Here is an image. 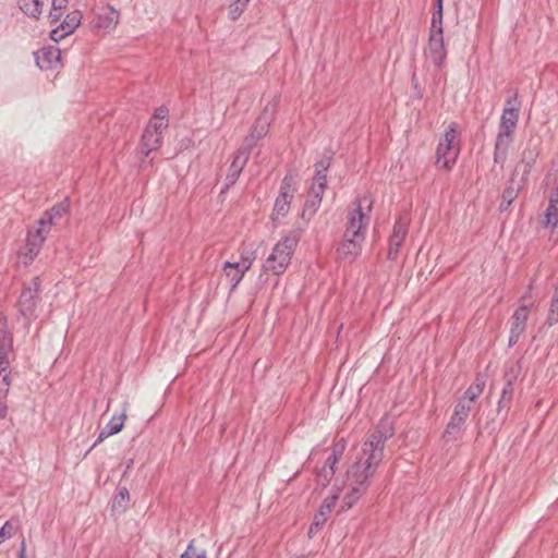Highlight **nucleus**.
<instances>
[{"instance_id":"nucleus-1","label":"nucleus","mask_w":558,"mask_h":558,"mask_svg":"<svg viewBox=\"0 0 558 558\" xmlns=\"http://www.w3.org/2000/svg\"><path fill=\"white\" fill-rule=\"evenodd\" d=\"M385 438L379 433L371 434L361 448L355 449L348 461L345 474L333 486L341 488L339 510L351 509L366 493L371 480L378 469L384 456Z\"/></svg>"},{"instance_id":"nucleus-2","label":"nucleus","mask_w":558,"mask_h":558,"mask_svg":"<svg viewBox=\"0 0 558 558\" xmlns=\"http://www.w3.org/2000/svg\"><path fill=\"white\" fill-rule=\"evenodd\" d=\"M460 133L459 125L451 122L440 135L436 149V166L439 169L450 171L456 165L460 154Z\"/></svg>"},{"instance_id":"nucleus-3","label":"nucleus","mask_w":558,"mask_h":558,"mask_svg":"<svg viewBox=\"0 0 558 558\" xmlns=\"http://www.w3.org/2000/svg\"><path fill=\"white\" fill-rule=\"evenodd\" d=\"M424 56L438 69L444 68L446 64L448 49L444 38L442 13H440V10L433 14Z\"/></svg>"},{"instance_id":"nucleus-4","label":"nucleus","mask_w":558,"mask_h":558,"mask_svg":"<svg viewBox=\"0 0 558 558\" xmlns=\"http://www.w3.org/2000/svg\"><path fill=\"white\" fill-rule=\"evenodd\" d=\"M373 205L374 197L371 194L365 193L357 197L354 207L348 214L347 229L344 232L347 236L361 235L365 239Z\"/></svg>"},{"instance_id":"nucleus-5","label":"nucleus","mask_w":558,"mask_h":558,"mask_svg":"<svg viewBox=\"0 0 558 558\" xmlns=\"http://www.w3.org/2000/svg\"><path fill=\"white\" fill-rule=\"evenodd\" d=\"M298 244V238L293 234L282 236L272 247L266 258L264 269L274 275H281L290 265L291 257Z\"/></svg>"},{"instance_id":"nucleus-6","label":"nucleus","mask_w":558,"mask_h":558,"mask_svg":"<svg viewBox=\"0 0 558 558\" xmlns=\"http://www.w3.org/2000/svg\"><path fill=\"white\" fill-rule=\"evenodd\" d=\"M519 121V108L506 107L500 118L499 132L496 138L495 161L504 159L512 142L514 130Z\"/></svg>"},{"instance_id":"nucleus-7","label":"nucleus","mask_w":558,"mask_h":558,"mask_svg":"<svg viewBox=\"0 0 558 558\" xmlns=\"http://www.w3.org/2000/svg\"><path fill=\"white\" fill-rule=\"evenodd\" d=\"M328 160H322L315 165V174L311 186V195L314 199L306 202L302 211V218L311 219L320 206L324 192L327 186Z\"/></svg>"},{"instance_id":"nucleus-8","label":"nucleus","mask_w":558,"mask_h":558,"mask_svg":"<svg viewBox=\"0 0 558 558\" xmlns=\"http://www.w3.org/2000/svg\"><path fill=\"white\" fill-rule=\"evenodd\" d=\"M256 259L255 251L242 248L240 259L236 262H226L222 266V274L229 280L232 289L236 288L244 275L251 269Z\"/></svg>"},{"instance_id":"nucleus-9","label":"nucleus","mask_w":558,"mask_h":558,"mask_svg":"<svg viewBox=\"0 0 558 558\" xmlns=\"http://www.w3.org/2000/svg\"><path fill=\"white\" fill-rule=\"evenodd\" d=\"M538 155V145L529 143L522 150L520 159L517 161L509 180L525 186Z\"/></svg>"},{"instance_id":"nucleus-10","label":"nucleus","mask_w":558,"mask_h":558,"mask_svg":"<svg viewBox=\"0 0 558 558\" xmlns=\"http://www.w3.org/2000/svg\"><path fill=\"white\" fill-rule=\"evenodd\" d=\"M11 352L12 337L5 329V323L0 320V376H2V380L0 381V391L3 397L8 396L11 386L10 372L8 371Z\"/></svg>"},{"instance_id":"nucleus-11","label":"nucleus","mask_w":558,"mask_h":558,"mask_svg":"<svg viewBox=\"0 0 558 558\" xmlns=\"http://www.w3.org/2000/svg\"><path fill=\"white\" fill-rule=\"evenodd\" d=\"M299 180L296 174L288 173L281 183L280 192L276 198L272 216L274 219L286 217L290 210L291 202L298 191Z\"/></svg>"},{"instance_id":"nucleus-12","label":"nucleus","mask_w":558,"mask_h":558,"mask_svg":"<svg viewBox=\"0 0 558 558\" xmlns=\"http://www.w3.org/2000/svg\"><path fill=\"white\" fill-rule=\"evenodd\" d=\"M47 235V233L37 227L29 230L25 239V243L17 252L19 262L25 266L29 265L39 254Z\"/></svg>"},{"instance_id":"nucleus-13","label":"nucleus","mask_w":558,"mask_h":558,"mask_svg":"<svg viewBox=\"0 0 558 558\" xmlns=\"http://www.w3.org/2000/svg\"><path fill=\"white\" fill-rule=\"evenodd\" d=\"M534 302L531 296H523L521 299V305L515 310L511 317L510 327V344H514L525 330L526 322L530 315V310Z\"/></svg>"},{"instance_id":"nucleus-14","label":"nucleus","mask_w":558,"mask_h":558,"mask_svg":"<svg viewBox=\"0 0 558 558\" xmlns=\"http://www.w3.org/2000/svg\"><path fill=\"white\" fill-rule=\"evenodd\" d=\"M410 221L407 217H399L392 227V232L388 239L387 256L390 260H396L399 256L400 248L407 238Z\"/></svg>"},{"instance_id":"nucleus-15","label":"nucleus","mask_w":558,"mask_h":558,"mask_svg":"<svg viewBox=\"0 0 558 558\" xmlns=\"http://www.w3.org/2000/svg\"><path fill=\"white\" fill-rule=\"evenodd\" d=\"M341 495L339 486H332L330 494L326 496L319 507L318 512L314 517L313 524L310 527V535L317 532L327 521V517L336 508Z\"/></svg>"},{"instance_id":"nucleus-16","label":"nucleus","mask_w":558,"mask_h":558,"mask_svg":"<svg viewBox=\"0 0 558 558\" xmlns=\"http://www.w3.org/2000/svg\"><path fill=\"white\" fill-rule=\"evenodd\" d=\"M364 241L365 239L361 235L347 236V233H344L343 240L336 251L337 258L344 263L354 262L362 252Z\"/></svg>"},{"instance_id":"nucleus-17","label":"nucleus","mask_w":558,"mask_h":558,"mask_svg":"<svg viewBox=\"0 0 558 558\" xmlns=\"http://www.w3.org/2000/svg\"><path fill=\"white\" fill-rule=\"evenodd\" d=\"M35 61L41 71H58L62 68L61 51L58 47L50 46L37 50Z\"/></svg>"},{"instance_id":"nucleus-18","label":"nucleus","mask_w":558,"mask_h":558,"mask_svg":"<svg viewBox=\"0 0 558 558\" xmlns=\"http://www.w3.org/2000/svg\"><path fill=\"white\" fill-rule=\"evenodd\" d=\"M270 124V114L263 112L260 116H258V118L251 126L248 135L244 140V146L253 149V147L268 134Z\"/></svg>"},{"instance_id":"nucleus-19","label":"nucleus","mask_w":558,"mask_h":558,"mask_svg":"<svg viewBox=\"0 0 558 558\" xmlns=\"http://www.w3.org/2000/svg\"><path fill=\"white\" fill-rule=\"evenodd\" d=\"M251 150L252 149H250V147L243 145L234 153L227 173V181L229 184H234L238 181L250 159Z\"/></svg>"},{"instance_id":"nucleus-20","label":"nucleus","mask_w":558,"mask_h":558,"mask_svg":"<svg viewBox=\"0 0 558 558\" xmlns=\"http://www.w3.org/2000/svg\"><path fill=\"white\" fill-rule=\"evenodd\" d=\"M82 17V13L77 10L68 13L61 25L51 31V39L59 41L72 34L81 24Z\"/></svg>"},{"instance_id":"nucleus-21","label":"nucleus","mask_w":558,"mask_h":558,"mask_svg":"<svg viewBox=\"0 0 558 558\" xmlns=\"http://www.w3.org/2000/svg\"><path fill=\"white\" fill-rule=\"evenodd\" d=\"M126 421V409L124 408L120 413H116L111 416L106 427L99 433L97 440L92 448L102 442L108 437L120 433Z\"/></svg>"},{"instance_id":"nucleus-22","label":"nucleus","mask_w":558,"mask_h":558,"mask_svg":"<svg viewBox=\"0 0 558 558\" xmlns=\"http://www.w3.org/2000/svg\"><path fill=\"white\" fill-rule=\"evenodd\" d=\"M119 20V13L111 7L101 8L95 20L94 27L101 31H111L116 27Z\"/></svg>"},{"instance_id":"nucleus-23","label":"nucleus","mask_w":558,"mask_h":558,"mask_svg":"<svg viewBox=\"0 0 558 558\" xmlns=\"http://www.w3.org/2000/svg\"><path fill=\"white\" fill-rule=\"evenodd\" d=\"M65 214L66 207L63 204H58L44 213V215L37 221L36 227L45 233L49 234L56 221L61 219Z\"/></svg>"},{"instance_id":"nucleus-24","label":"nucleus","mask_w":558,"mask_h":558,"mask_svg":"<svg viewBox=\"0 0 558 558\" xmlns=\"http://www.w3.org/2000/svg\"><path fill=\"white\" fill-rule=\"evenodd\" d=\"M344 450V445L337 444L333 447L331 456L327 459L326 465L323 468L320 473L317 475V481L322 483L323 486H325L326 482H329V480L335 474V466L339 462L340 457Z\"/></svg>"},{"instance_id":"nucleus-25","label":"nucleus","mask_w":558,"mask_h":558,"mask_svg":"<svg viewBox=\"0 0 558 558\" xmlns=\"http://www.w3.org/2000/svg\"><path fill=\"white\" fill-rule=\"evenodd\" d=\"M162 138L163 136L145 129L138 147L140 154L148 157L151 151H156L161 147Z\"/></svg>"},{"instance_id":"nucleus-26","label":"nucleus","mask_w":558,"mask_h":558,"mask_svg":"<svg viewBox=\"0 0 558 558\" xmlns=\"http://www.w3.org/2000/svg\"><path fill=\"white\" fill-rule=\"evenodd\" d=\"M523 187V185L509 180L506 189L502 192L500 209L507 210L513 201L519 196V193Z\"/></svg>"},{"instance_id":"nucleus-27","label":"nucleus","mask_w":558,"mask_h":558,"mask_svg":"<svg viewBox=\"0 0 558 558\" xmlns=\"http://www.w3.org/2000/svg\"><path fill=\"white\" fill-rule=\"evenodd\" d=\"M20 9L28 16L38 19L45 9L44 0H19Z\"/></svg>"},{"instance_id":"nucleus-28","label":"nucleus","mask_w":558,"mask_h":558,"mask_svg":"<svg viewBox=\"0 0 558 558\" xmlns=\"http://www.w3.org/2000/svg\"><path fill=\"white\" fill-rule=\"evenodd\" d=\"M471 408L466 403L465 400H459L458 403L454 407V411L452 416L450 417L451 421H453L457 424L464 425L469 414H470Z\"/></svg>"},{"instance_id":"nucleus-29","label":"nucleus","mask_w":558,"mask_h":558,"mask_svg":"<svg viewBox=\"0 0 558 558\" xmlns=\"http://www.w3.org/2000/svg\"><path fill=\"white\" fill-rule=\"evenodd\" d=\"M484 390V383L476 379L464 392L460 400H465L471 408L472 403L482 395Z\"/></svg>"},{"instance_id":"nucleus-30","label":"nucleus","mask_w":558,"mask_h":558,"mask_svg":"<svg viewBox=\"0 0 558 558\" xmlns=\"http://www.w3.org/2000/svg\"><path fill=\"white\" fill-rule=\"evenodd\" d=\"M69 4V0H51V9L49 19L51 22H58L64 14Z\"/></svg>"},{"instance_id":"nucleus-31","label":"nucleus","mask_w":558,"mask_h":558,"mask_svg":"<svg viewBox=\"0 0 558 558\" xmlns=\"http://www.w3.org/2000/svg\"><path fill=\"white\" fill-rule=\"evenodd\" d=\"M248 2L250 0H230L228 16L233 21L238 20L245 11Z\"/></svg>"},{"instance_id":"nucleus-32","label":"nucleus","mask_w":558,"mask_h":558,"mask_svg":"<svg viewBox=\"0 0 558 558\" xmlns=\"http://www.w3.org/2000/svg\"><path fill=\"white\" fill-rule=\"evenodd\" d=\"M181 558H207L206 550L194 541L190 542Z\"/></svg>"},{"instance_id":"nucleus-33","label":"nucleus","mask_w":558,"mask_h":558,"mask_svg":"<svg viewBox=\"0 0 558 558\" xmlns=\"http://www.w3.org/2000/svg\"><path fill=\"white\" fill-rule=\"evenodd\" d=\"M167 128H168V121H156V120L150 119L146 126V130H148L153 133H156L160 136H163V132L167 130Z\"/></svg>"},{"instance_id":"nucleus-34","label":"nucleus","mask_w":558,"mask_h":558,"mask_svg":"<svg viewBox=\"0 0 558 558\" xmlns=\"http://www.w3.org/2000/svg\"><path fill=\"white\" fill-rule=\"evenodd\" d=\"M462 425L454 423L453 421H449L447 427L444 432L445 438L456 437V435L461 430Z\"/></svg>"},{"instance_id":"nucleus-35","label":"nucleus","mask_w":558,"mask_h":558,"mask_svg":"<svg viewBox=\"0 0 558 558\" xmlns=\"http://www.w3.org/2000/svg\"><path fill=\"white\" fill-rule=\"evenodd\" d=\"M13 535V526L10 521H7L0 529V545Z\"/></svg>"},{"instance_id":"nucleus-36","label":"nucleus","mask_w":558,"mask_h":558,"mask_svg":"<svg viewBox=\"0 0 558 558\" xmlns=\"http://www.w3.org/2000/svg\"><path fill=\"white\" fill-rule=\"evenodd\" d=\"M548 322L550 325L558 323V294L555 296V299L551 302L549 314H548Z\"/></svg>"},{"instance_id":"nucleus-37","label":"nucleus","mask_w":558,"mask_h":558,"mask_svg":"<svg viewBox=\"0 0 558 558\" xmlns=\"http://www.w3.org/2000/svg\"><path fill=\"white\" fill-rule=\"evenodd\" d=\"M169 110L167 107H159L155 110L150 119L156 121H168Z\"/></svg>"},{"instance_id":"nucleus-38","label":"nucleus","mask_w":558,"mask_h":558,"mask_svg":"<svg viewBox=\"0 0 558 558\" xmlns=\"http://www.w3.org/2000/svg\"><path fill=\"white\" fill-rule=\"evenodd\" d=\"M8 414V407L0 401V418H4Z\"/></svg>"},{"instance_id":"nucleus-39","label":"nucleus","mask_w":558,"mask_h":558,"mask_svg":"<svg viewBox=\"0 0 558 558\" xmlns=\"http://www.w3.org/2000/svg\"><path fill=\"white\" fill-rule=\"evenodd\" d=\"M119 497L121 498V500H125V499H128V497H129V493H128L126 488H122V489H120V492H119Z\"/></svg>"},{"instance_id":"nucleus-40","label":"nucleus","mask_w":558,"mask_h":558,"mask_svg":"<svg viewBox=\"0 0 558 558\" xmlns=\"http://www.w3.org/2000/svg\"><path fill=\"white\" fill-rule=\"evenodd\" d=\"M25 551H26L25 543L23 542V543H22L21 550H20V558H26V556H25Z\"/></svg>"},{"instance_id":"nucleus-41","label":"nucleus","mask_w":558,"mask_h":558,"mask_svg":"<svg viewBox=\"0 0 558 558\" xmlns=\"http://www.w3.org/2000/svg\"><path fill=\"white\" fill-rule=\"evenodd\" d=\"M437 10H440V13H442V0H437Z\"/></svg>"}]
</instances>
